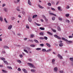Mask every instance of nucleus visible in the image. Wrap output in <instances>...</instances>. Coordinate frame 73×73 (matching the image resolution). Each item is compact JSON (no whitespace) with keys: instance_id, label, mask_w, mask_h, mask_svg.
Listing matches in <instances>:
<instances>
[{"instance_id":"obj_1","label":"nucleus","mask_w":73,"mask_h":73,"mask_svg":"<svg viewBox=\"0 0 73 73\" xmlns=\"http://www.w3.org/2000/svg\"><path fill=\"white\" fill-rule=\"evenodd\" d=\"M54 36L55 37H56V38H57L59 39V40H61V38L60 36L57 35H54Z\"/></svg>"},{"instance_id":"obj_2","label":"nucleus","mask_w":73,"mask_h":73,"mask_svg":"<svg viewBox=\"0 0 73 73\" xmlns=\"http://www.w3.org/2000/svg\"><path fill=\"white\" fill-rule=\"evenodd\" d=\"M3 10L5 12H8V9L7 8L5 7L3 8Z\"/></svg>"},{"instance_id":"obj_3","label":"nucleus","mask_w":73,"mask_h":73,"mask_svg":"<svg viewBox=\"0 0 73 73\" xmlns=\"http://www.w3.org/2000/svg\"><path fill=\"white\" fill-rule=\"evenodd\" d=\"M28 64H29V66H31L32 68H33V64L28 63Z\"/></svg>"},{"instance_id":"obj_4","label":"nucleus","mask_w":73,"mask_h":73,"mask_svg":"<svg viewBox=\"0 0 73 73\" xmlns=\"http://www.w3.org/2000/svg\"><path fill=\"white\" fill-rule=\"evenodd\" d=\"M22 70H23V72H24V73H28V71H27V70H26V69H23Z\"/></svg>"},{"instance_id":"obj_5","label":"nucleus","mask_w":73,"mask_h":73,"mask_svg":"<svg viewBox=\"0 0 73 73\" xmlns=\"http://www.w3.org/2000/svg\"><path fill=\"white\" fill-rule=\"evenodd\" d=\"M62 40H64V41H67V42L68 41V39L64 38H62Z\"/></svg>"},{"instance_id":"obj_6","label":"nucleus","mask_w":73,"mask_h":73,"mask_svg":"<svg viewBox=\"0 0 73 73\" xmlns=\"http://www.w3.org/2000/svg\"><path fill=\"white\" fill-rule=\"evenodd\" d=\"M28 2L29 5H32V3H31V1H30V0H28Z\"/></svg>"},{"instance_id":"obj_7","label":"nucleus","mask_w":73,"mask_h":73,"mask_svg":"<svg viewBox=\"0 0 73 73\" xmlns=\"http://www.w3.org/2000/svg\"><path fill=\"white\" fill-rule=\"evenodd\" d=\"M58 57L60 58V59H62V57L59 54H58Z\"/></svg>"},{"instance_id":"obj_8","label":"nucleus","mask_w":73,"mask_h":73,"mask_svg":"<svg viewBox=\"0 0 73 73\" xmlns=\"http://www.w3.org/2000/svg\"><path fill=\"white\" fill-rule=\"evenodd\" d=\"M12 28V25H10L8 27V29H11Z\"/></svg>"},{"instance_id":"obj_9","label":"nucleus","mask_w":73,"mask_h":73,"mask_svg":"<svg viewBox=\"0 0 73 73\" xmlns=\"http://www.w3.org/2000/svg\"><path fill=\"white\" fill-rule=\"evenodd\" d=\"M57 70H58V68H57V67H56L54 68V70L55 72H57Z\"/></svg>"},{"instance_id":"obj_10","label":"nucleus","mask_w":73,"mask_h":73,"mask_svg":"<svg viewBox=\"0 0 73 73\" xmlns=\"http://www.w3.org/2000/svg\"><path fill=\"white\" fill-rule=\"evenodd\" d=\"M46 45L47 46H48V47H50V44H49V43H46Z\"/></svg>"},{"instance_id":"obj_11","label":"nucleus","mask_w":73,"mask_h":73,"mask_svg":"<svg viewBox=\"0 0 73 73\" xmlns=\"http://www.w3.org/2000/svg\"><path fill=\"white\" fill-rule=\"evenodd\" d=\"M16 9L18 11H20V7H17Z\"/></svg>"},{"instance_id":"obj_12","label":"nucleus","mask_w":73,"mask_h":73,"mask_svg":"<svg viewBox=\"0 0 73 73\" xmlns=\"http://www.w3.org/2000/svg\"><path fill=\"white\" fill-rule=\"evenodd\" d=\"M38 5L40 8H41L42 9H43L44 8V7L41 6L40 5L38 4Z\"/></svg>"},{"instance_id":"obj_13","label":"nucleus","mask_w":73,"mask_h":73,"mask_svg":"<svg viewBox=\"0 0 73 73\" xmlns=\"http://www.w3.org/2000/svg\"><path fill=\"white\" fill-rule=\"evenodd\" d=\"M3 62L4 63H5L7 65H8V62L6 61H3Z\"/></svg>"},{"instance_id":"obj_14","label":"nucleus","mask_w":73,"mask_h":73,"mask_svg":"<svg viewBox=\"0 0 73 73\" xmlns=\"http://www.w3.org/2000/svg\"><path fill=\"white\" fill-rule=\"evenodd\" d=\"M22 14H23V15H25V11H22Z\"/></svg>"},{"instance_id":"obj_15","label":"nucleus","mask_w":73,"mask_h":73,"mask_svg":"<svg viewBox=\"0 0 73 73\" xmlns=\"http://www.w3.org/2000/svg\"><path fill=\"white\" fill-rule=\"evenodd\" d=\"M69 60L73 62V58H69Z\"/></svg>"},{"instance_id":"obj_16","label":"nucleus","mask_w":73,"mask_h":73,"mask_svg":"<svg viewBox=\"0 0 73 73\" xmlns=\"http://www.w3.org/2000/svg\"><path fill=\"white\" fill-rule=\"evenodd\" d=\"M26 48L27 50H28L29 51V50H31V48L29 47H27Z\"/></svg>"},{"instance_id":"obj_17","label":"nucleus","mask_w":73,"mask_h":73,"mask_svg":"<svg viewBox=\"0 0 73 73\" xmlns=\"http://www.w3.org/2000/svg\"><path fill=\"white\" fill-rule=\"evenodd\" d=\"M0 20H1V21L2 22L3 21V17H0Z\"/></svg>"},{"instance_id":"obj_18","label":"nucleus","mask_w":73,"mask_h":73,"mask_svg":"<svg viewBox=\"0 0 73 73\" xmlns=\"http://www.w3.org/2000/svg\"><path fill=\"white\" fill-rule=\"evenodd\" d=\"M41 30H45V28H42L41 27H40L39 28Z\"/></svg>"},{"instance_id":"obj_19","label":"nucleus","mask_w":73,"mask_h":73,"mask_svg":"<svg viewBox=\"0 0 73 73\" xmlns=\"http://www.w3.org/2000/svg\"><path fill=\"white\" fill-rule=\"evenodd\" d=\"M17 62H18L19 63V64H20V63H21V61L19 60H17Z\"/></svg>"},{"instance_id":"obj_20","label":"nucleus","mask_w":73,"mask_h":73,"mask_svg":"<svg viewBox=\"0 0 73 73\" xmlns=\"http://www.w3.org/2000/svg\"><path fill=\"white\" fill-rule=\"evenodd\" d=\"M68 42H69V43H72V41H68H68H67V42H66L67 43H68Z\"/></svg>"},{"instance_id":"obj_21","label":"nucleus","mask_w":73,"mask_h":73,"mask_svg":"<svg viewBox=\"0 0 73 73\" xmlns=\"http://www.w3.org/2000/svg\"><path fill=\"white\" fill-rule=\"evenodd\" d=\"M59 45L60 46H63V43H60L59 44Z\"/></svg>"},{"instance_id":"obj_22","label":"nucleus","mask_w":73,"mask_h":73,"mask_svg":"<svg viewBox=\"0 0 73 73\" xmlns=\"http://www.w3.org/2000/svg\"><path fill=\"white\" fill-rule=\"evenodd\" d=\"M34 41H35V42H36V43H38V40H37L36 39H34Z\"/></svg>"},{"instance_id":"obj_23","label":"nucleus","mask_w":73,"mask_h":73,"mask_svg":"<svg viewBox=\"0 0 73 73\" xmlns=\"http://www.w3.org/2000/svg\"><path fill=\"white\" fill-rule=\"evenodd\" d=\"M35 36L33 34H31V38H33V37H34Z\"/></svg>"},{"instance_id":"obj_24","label":"nucleus","mask_w":73,"mask_h":73,"mask_svg":"<svg viewBox=\"0 0 73 73\" xmlns=\"http://www.w3.org/2000/svg\"><path fill=\"white\" fill-rule=\"evenodd\" d=\"M37 15H34L33 16V19L34 18H35V17H37Z\"/></svg>"},{"instance_id":"obj_25","label":"nucleus","mask_w":73,"mask_h":73,"mask_svg":"<svg viewBox=\"0 0 73 73\" xmlns=\"http://www.w3.org/2000/svg\"><path fill=\"white\" fill-rule=\"evenodd\" d=\"M28 20L29 22H32V19H31V18H29L28 19Z\"/></svg>"},{"instance_id":"obj_26","label":"nucleus","mask_w":73,"mask_h":73,"mask_svg":"<svg viewBox=\"0 0 73 73\" xmlns=\"http://www.w3.org/2000/svg\"><path fill=\"white\" fill-rule=\"evenodd\" d=\"M55 62V60L54 59H52V64H54V62Z\"/></svg>"},{"instance_id":"obj_27","label":"nucleus","mask_w":73,"mask_h":73,"mask_svg":"<svg viewBox=\"0 0 73 73\" xmlns=\"http://www.w3.org/2000/svg\"><path fill=\"white\" fill-rule=\"evenodd\" d=\"M24 52H26L27 53H28V51L27 50L24 49Z\"/></svg>"},{"instance_id":"obj_28","label":"nucleus","mask_w":73,"mask_h":73,"mask_svg":"<svg viewBox=\"0 0 73 73\" xmlns=\"http://www.w3.org/2000/svg\"><path fill=\"white\" fill-rule=\"evenodd\" d=\"M47 33H48V34H49L50 35H52V33H51L50 32H47Z\"/></svg>"},{"instance_id":"obj_29","label":"nucleus","mask_w":73,"mask_h":73,"mask_svg":"<svg viewBox=\"0 0 73 73\" xmlns=\"http://www.w3.org/2000/svg\"><path fill=\"white\" fill-rule=\"evenodd\" d=\"M55 19H56V18L54 17H53L52 18V20H53V21L55 20Z\"/></svg>"},{"instance_id":"obj_30","label":"nucleus","mask_w":73,"mask_h":73,"mask_svg":"<svg viewBox=\"0 0 73 73\" xmlns=\"http://www.w3.org/2000/svg\"><path fill=\"white\" fill-rule=\"evenodd\" d=\"M31 71L32 72H36V71L34 69H33V70H32V69L31 70Z\"/></svg>"},{"instance_id":"obj_31","label":"nucleus","mask_w":73,"mask_h":73,"mask_svg":"<svg viewBox=\"0 0 73 73\" xmlns=\"http://www.w3.org/2000/svg\"><path fill=\"white\" fill-rule=\"evenodd\" d=\"M69 14H66V17H69Z\"/></svg>"},{"instance_id":"obj_32","label":"nucleus","mask_w":73,"mask_h":73,"mask_svg":"<svg viewBox=\"0 0 73 73\" xmlns=\"http://www.w3.org/2000/svg\"><path fill=\"white\" fill-rule=\"evenodd\" d=\"M58 11H61V7H58Z\"/></svg>"},{"instance_id":"obj_33","label":"nucleus","mask_w":73,"mask_h":73,"mask_svg":"<svg viewBox=\"0 0 73 73\" xmlns=\"http://www.w3.org/2000/svg\"><path fill=\"white\" fill-rule=\"evenodd\" d=\"M4 48H7V49H9V47L7 46H5L4 47Z\"/></svg>"},{"instance_id":"obj_34","label":"nucleus","mask_w":73,"mask_h":73,"mask_svg":"<svg viewBox=\"0 0 73 73\" xmlns=\"http://www.w3.org/2000/svg\"><path fill=\"white\" fill-rule=\"evenodd\" d=\"M26 27L27 28V29H29V26L28 25H26Z\"/></svg>"},{"instance_id":"obj_35","label":"nucleus","mask_w":73,"mask_h":73,"mask_svg":"<svg viewBox=\"0 0 73 73\" xmlns=\"http://www.w3.org/2000/svg\"><path fill=\"white\" fill-rule=\"evenodd\" d=\"M2 72H4L5 73H7V71H6V70H2Z\"/></svg>"},{"instance_id":"obj_36","label":"nucleus","mask_w":73,"mask_h":73,"mask_svg":"<svg viewBox=\"0 0 73 73\" xmlns=\"http://www.w3.org/2000/svg\"><path fill=\"white\" fill-rule=\"evenodd\" d=\"M36 50H41V48H37L36 49Z\"/></svg>"},{"instance_id":"obj_37","label":"nucleus","mask_w":73,"mask_h":73,"mask_svg":"<svg viewBox=\"0 0 73 73\" xmlns=\"http://www.w3.org/2000/svg\"><path fill=\"white\" fill-rule=\"evenodd\" d=\"M44 39H45V40H48V37H47L44 36Z\"/></svg>"},{"instance_id":"obj_38","label":"nucleus","mask_w":73,"mask_h":73,"mask_svg":"<svg viewBox=\"0 0 73 73\" xmlns=\"http://www.w3.org/2000/svg\"><path fill=\"white\" fill-rule=\"evenodd\" d=\"M51 50H52L51 49H48V50H47L46 51V52H50V51H51Z\"/></svg>"},{"instance_id":"obj_39","label":"nucleus","mask_w":73,"mask_h":73,"mask_svg":"<svg viewBox=\"0 0 73 73\" xmlns=\"http://www.w3.org/2000/svg\"><path fill=\"white\" fill-rule=\"evenodd\" d=\"M7 68L9 69H12V68H11V66H8Z\"/></svg>"},{"instance_id":"obj_40","label":"nucleus","mask_w":73,"mask_h":73,"mask_svg":"<svg viewBox=\"0 0 73 73\" xmlns=\"http://www.w3.org/2000/svg\"><path fill=\"white\" fill-rule=\"evenodd\" d=\"M42 51L43 52H45V51H46V49L43 48L42 50Z\"/></svg>"},{"instance_id":"obj_41","label":"nucleus","mask_w":73,"mask_h":73,"mask_svg":"<svg viewBox=\"0 0 73 73\" xmlns=\"http://www.w3.org/2000/svg\"><path fill=\"white\" fill-rule=\"evenodd\" d=\"M19 57L21 58H22V57H23V55L20 54V55H19Z\"/></svg>"},{"instance_id":"obj_42","label":"nucleus","mask_w":73,"mask_h":73,"mask_svg":"<svg viewBox=\"0 0 73 73\" xmlns=\"http://www.w3.org/2000/svg\"><path fill=\"white\" fill-rule=\"evenodd\" d=\"M1 59L2 60H3V61H4V60H5V58H1Z\"/></svg>"},{"instance_id":"obj_43","label":"nucleus","mask_w":73,"mask_h":73,"mask_svg":"<svg viewBox=\"0 0 73 73\" xmlns=\"http://www.w3.org/2000/svg\"><path fill=\"white\" fill-rule=\"evenodd\" d=\"M48 5H49V6H51V3H48Z\"/></svg>"},{"instance_id":"obj_44","label":"nucleus","mask_w":73,"mask_h":73,"mask_svg":"<svg viewBox=\"0 0 73 73\" xmlns=\"http://www.w3.org/2000/svg\"><path fill=\"white\" fill-rule=\"evenodd\" d=\"M70 7H69V5H67L66 6V8L67 9H69V8Z\"/></svg>"},{"instance_id":"obj_45","label":"nucleus","mask_w":73,"mask_h":73,"mask_svg":"<svg viewBox=\"0 0 73 73\" xmlns=\"http://www.w3.org/2000/svg\"><path fill=\"white\" fill-rule=\"evenodd\" d=\"M59 73H64V71H63V70H61L59 72Z\"/></svg>"},{"instance_id":"obj_46","label":"nucleus","mask_w":73,"mask_h":73,"mask_svg":"<svg viewBox=\"0 0 73 73\" xmlns=\"http://www.w3.org/2000/svg\"><path fill=\"white\" fill-rule=\"evenodd\" d=\"M18 71H21V69L20 68H18Z\"/></svg>"},{"instance_id":"obj_47","label":"nucleus","mask_w":73,"mask_h":73,"mask_svg":"<svg viewBox=\"0 0 73 73\" xmlns=\"http://www.w3.org/2000/svg\"><path fill=\"white\" fill-rule=\"evenodd\" d=\"M58 19L59 20H62V18H60V17H58Z\"/></svg>"},{"instance_id":"obj_48","label":"nucleus","mask_w":73,"mask_h":73,"mask_svg":"<svg viewBox=\"0 0 73 73\" xmlns=\"http://www.w3.org/2000/svg\"><path fill=\"white\" fill-rule=\"evenodd\" d=\"M28 42H30V41H31V42H33V40H28Z\"/></svg>"},{"instance_id":"obj_49","label":"nucleus","mask_w":73,"mask_h":73,"mask_svg":"<svg viewBox=\"0 0 73 73\" xmlns=\"http://www.w3.org/2000/svg\"><path fill=\"white\" fill-rule=\"evenodd\" d=\"M66 22L68 23H70V21L69 20H66Z\"/></svg>"},{"instance_id":"obj_50","label":"nucleus","mask_w":73,"mask_h":73,"mask_svg":"<svg viewBox=\"0 0 73 73\" xmlns=\"http://www.w3.org/2000/svg\"><path fill=\"white\" fill-rule=\"evenodd\" d=\"M28 60L30 61H32V60L31 58H29Z\"/></svg>"},{"instance_id":"obj_51","label":"nucleus","mask_w":73,"mask_h":73,"mask_svg":"<svg viewBox=\"0 0 73 73\" xmlns=\"http://www.w3.org/2000/svg\"><path fill=\"white\" fill-rule=\"evenodd\" d=\"M30 46L32 47H35V46L34 45H31Z\"/></svg>"},{"instance_id":"obj_52","label":"nucleus","mask_w":73,"mask_h":73,"mask_svg":"<svg viewBox=\"0 0 73 73\" xmlns=\"http://www.w3.org/2000/svg\"><path fill=\"white\" fill-rule=\"evenodd\" d=\"M39 34L40 35H44V33H43L41 32V33H39Z\"/></svg>"},{"instance_id":"obj_53","label":"nucleus","mask_w":73,"mask_h":73,"mask_svg":"<svg viewBox=\"0 0 73 73\" xmlns=\"http://www.w3.org/2000/svg\"><path fill=\"white\" fill-rule=\"evenodd\" d=\"M73 36H69V38H73Z\"/></svg>"},{"instance_id":"obj_54","label":"nucleus","mask_w":73,"mask_h":73,"mask_svg":"<svg viewBox=\"0 0 73 73\" xmlns=\"http://www.w3.org/2000/svg\"><path fill=\"white\" fill-rule=\"evenodd\" d=\"M58 31H61V29L59 27H58Z\"/></svg>"},{"instance_id":"obj_55","label":"nucleus","mask_w":73,"mask_h":73,"mask_svg":"<svg viewBox=\"0 0 73 73\" xmlns=\"http://www.w3.org/2000/svg\"><path fill=\"white\" fill-rule=\"evenodd\" d=\"M51 9L53 11H55V9H54V8H52V7L51 8Z\"/></svg>"},{"instance_id":"obj_56","label":"nucleus","mask_w":73,"mask_h":73,"mask_svg":"<svg viewBox=\"0 0 73 73\" xmlns=\"http://www.w3.org/2000/svg\"><path fill=\"white\" fill-rule=\"evenodd\" d=\"M40 46H44V45L43 44H40Z\"/></svg>"},{"instance_id":"obj_57","label":"nucleus","mask_w":73,"mask_h":73,"mask_svg":"<svg viewBox=\"0 0 73 73\" xmlns=\"http://www.w3.org/2000/svg\"><path fill=\"white\" fill-rule=\"evenodd\" d=\"M43 17L44 18V19H46V18L45 16H44V15L43 16Z\"/></svg>"},{"instance_id":"obj_58","label":"nucleus","mask_w":73,"mask_h":73,"mask_svg":"<svg viewBox=\"0 0 73 73\" xmlns=\"http://www.w3.org/2000/svg\"><path fill=\"white\" fill-rule=\"evenodd\" d=\"M52 31L54 32H56V31L55 30H54V29L52 30Z\"/></svg>"},{"instance_id":"obj_59","label":"nucleus","mask_w":73,"mask_h":73,"mask_svg":"<svg viewBox=\"0 0 73 73\" xmlns=\"http://www.w3.org/2000/svg\"><path fill=\"white\" fill-rule=\"evenodd\" d=\"M5 6V4H3L2 5V7H4Z\"/></svg>"},{"instance_id":"obj_60","label":"nucleus","mask_w":73,"mask_h":73,"mask_svg":"<svg viewBox=\"0 0 73 73\" xmlns=\"http://www.w3.org/2000/svg\"><path fill=\"white\" fill-rule=\"evenodd\" d=\"M2 52L3 53V54H4V53H5V51H3Z\"/></svg>"},{"instance_id":"obj_61","label":"nucleus","mask_w":73,"mask_h":73,"mask_svg":"<svg viewBox=\"0 0 73 73\" xmlns=\"http://www.w3.org/2000/svg\"><path fill=\"white\" fill-rule=\"evenodd\" d=\"M59 3V1H58L57 3H56V5H58V3Z\"/></svg>"},{"instance_id":"obj_62","label":"nucleus","mask_w":73,"mask_h":73,"mask_svg":"<svg viewBox=\"0 0 73 73\" xmlns=\"http://www.w3.org/2000/svg\"><path fill=\"white\" fill-rule=\"evenodd\" d=\"M50 15H54V14L53 13H50Z\"/></svg>"},{"instance_id":"obj_63","label":"nucleus","mask_w":73,"mask_h":73,"mask_svg":"<svg viewBox=\"0 0 73 73\" xmlns=\"http://www.w3.org/2000/svg\"><path fill=\"white\" fill-rule=\"evenodd\" d=\"M27 38H25L24 39V40H25H25H27Z\"/></svg>"},{"instance_id":"obj_64","label":"nucleus","mask_w":73,"mask_h":73,"mask_svg":"<svg viewBox=\"0 0 73 73\" xmlns=\"http://www.w3.org/2000/svg\"><path fill=\"white\" fill-rule=\"evenodd\" d=\"M0 67H3V65H0Z\"/></svg>"}]
</instances>
